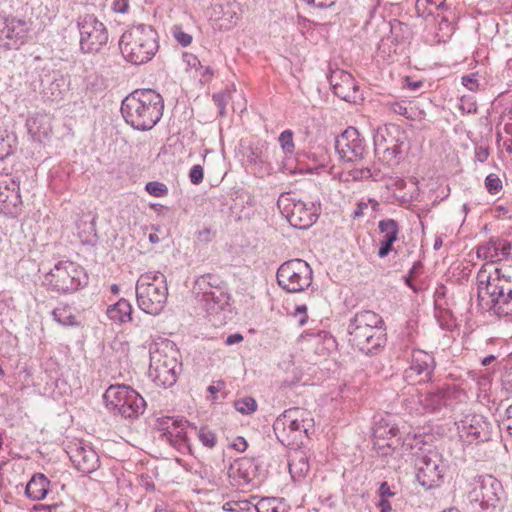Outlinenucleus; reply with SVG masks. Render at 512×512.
<instances>
[{"label": "nucleus", "mask_w": 512, "mask_h": 512, "mask_svg": "<svg viewBox=\"0 0 512 512\" xmlns=\"http://www.w3.org/2000/svg\"><path fill=\"white\" fill-rule=\"evenodd\" d=\"M164 111L162 96L152 89L135 90L121 104V114L127 124L136 130H151Z\"/></svg>", "instance_id": "f257e3e1"}, {"label": "nucleus", "mask_w": 512, "mask_h": 512, "mask_svg": "<svg viewBox=\"0 0 512 512\" xmlns=\"http://www.w3.org/2000/svg\"><path fill=\"white\" fill-rule=\"evenodd\" d=\"M349 341L366 355L376 353L387 341L383 318L372 310L357 312L348 325Z\"/></svg>", "instance_id": "f03ea898"}, {"label": "nucleus", "mask_w": 512, "mask_h": 512, "mask_svg": "<svg viewBox=\"0 0 512 512\" xmlns=\"http://www.w3.org/2000/svg\"><path fill=\"white\" fill-rule=\"evenodd\" d=\"M119 47L126 61L135 65L147 63L159 49L158 33L150 25L132 26L120 37Z\"/></svg>", "instance_id": "7ed1b4c3"}, {"label": "nucleus", "mask_w": 512, "mask_h": 512, "mask_svg": "<svg viewBox=\"0 0 512 512\" xmlns=\"http://www.w3.org/2000/svg\"><path fill=\"white\" fill-rule=\"evenodd\" d=\"M478 299H490V309L499 315L512 314V277L503 268H496L494 274L479 271L477 275Z\"/></svg>", "instance_id": "20e7f679"}, {"label": "nucleus", "mask_w": 512, "mask_h": 512, "mask_svg": "<svg viewBox=\"0 0 512 512\" xmlns=\"http://www.w3.org/2000/svg\"><path fill=\"white\" fill-rule=\"evenodd\" d=\"M273 431L284 446L299 447L314 431V418L311 412L304 408H290L276 418Z\"/></svg>", "instance_id": "39448f33"}, {"label": "nucleus", "mask_w": 512, "mask_h": 512, "mask_svg": "<svg viewBox=\"0 0 512 512\" xmlns=\"http://www.w3.org/2000/svg\"><path fill=\"white\" fill-rule=\"evenodd\" d=\"M179 351L170 340H162L150 347L149 377L164 388L173 386L181 372Z\"/></svg>", "instance_id": "423d86ee"}, {"label": "nucleus", "mask_w": 512, "mask_h": 512, "mask_svg": "<svg viewBox=\"0 0 512 512\" xmlns=\"http://www.w3.org/2000/svg\"><path fill=\"white\" fill-rule=\"evenodd\" d=\"M168 298L167 280L158 271L140 275L136 282V299L138 307L150 315H158L165 307Z\"/></svg>", "instance_id": "0eeeda50"}, {"label": "nucleus", "mask_w": 512, "mask_h": 512, "mask_svg": "<svg viewBox=\"0 0 512 512\" xmlns=\"http://www.w3.org/2000/svg\"><path fill=\"white\" fill-rule=\"evenodd\" d=\"M103 399L108 410L124 418H137L146 408L144 398L124 384L110 386L105 391Z\"/></svg>", "instance_id": "6e6552de"}, {"label": "nucleus", "mask_w": 512, "mask_h": 512, "mask_svg": "<svg viewBox=\"0 0 512 512\" xmlns=\"http://www.w3.org/2000/svg\"><path fill=\"white\" fill-rule=\"evenodd\" d=\"M407 134L395 124L379 127L374 135L375 154L388 165L398 164L403 157Z\"/></svg>", "instance_id": "1a4fd4ad"}, {"label": "nucleus", "mask_w": 512, "mask_h": 512, "mask_svg": "<svg viewBox=\"0 0 512 512\" xmlns=\"http://www.w3.org/2000/svg\"><path fill=\"white\" fill-rule=\"evenodd\" d=\"M192 294L207 311L224 309L229 304L230 296L226 292L224 281L215 274H204L196 278Z\"/></svg>", "instance_id": "9d476101"}, {"label": "nucleus", "mask_w": 512, "mask_h": 512, "mask_svg": "<svg viewBox=\"0 0 512 512\" xmlns=\"http://www.w3.org/2000/svg\"><path fill=\"white\" fill-rule=\"evenodd\" d=\"M49 287L59 293H69L78 290L87 283L84 269L72 261H60L45 276Z\"/></svg>", "instance_id": "9b49d317"}, {"label": "nucleus", "mask_w": 512, "mask_h": 512, "mask_svg": "<svg viewBox=\"0 0 512 512\" xmlns=\"http://www.w3.org/2000/svg\"><path fill=\"white\" fill-rule=\"evenodd\" d=\"M312 269L302 259H291L277 270L276 278L278 285L289 293L301 292L312 283Z\"/></svg>", "instance_id": "f8f14e48"}, {"label": "nucleus", "mask_w": 512, "mask_h": 512, "mask_svg": "<svg viewBox=\"0 0 512 512\" xmlns=\"http://www.w3.org/2000/svg\"><path fill=\"white\" fill-rule=\"evenodd\" d=\"M503 487L500 481L491 475L480 477L472 490L468 493V499L476 512H492L499 505Z\"/></svg>", "instance_id": "ddd939ff"}, {"label": "nucleus", "mask_w": 512, "mask_h": 512, "mask_svg": "<svg viewBox=\"0 0 512 512\" xmlns=\"http://www.w3.org/2000/svg\"><path fill=\"white\" fill-rule=\"evenodd\" d=\"M80 49L84 53L98 52L108 42V31L94 14L80 15L77 19Z\"/></svg>", "instance_id": "4468645a"}, {"label": "nucleus", "mask_w": 512, "mask_h": 512, "mask_svg": "<svg viewBox=\"0 0 512 512\" xmlns=\"http://www.w3.org/2000/svg\"><path fill=\"white\" fill-rule=\"evenodd\" d=\"M278 203L279 206L283 205L290 225L298 229L311 227L319 216V208L313 202L296 199L290 193H287L286 196L282 195Z\"/></svg>", "instance_id": "2eb2a0df"}, {"label": "nucleus", "mask_w": 512, "mask_h": 512, "mask_svg": "<svg viewBox=\"0 0 512 512\" xmlns=\"http://www.w3.org/2000/svg\"><path fill=\"white\" fill-rule=\"evenodd\" d=\"M30 26L24 19L13 15H0V48L19 49L26 43Z\"/></svg>", "instance_id": "dca6fc26"}, {"label": "nucleus", "mask_w": 512, "mask_h": 512, "mask_svg": "<svg viewBox=\"0 0 512 512\" xmlns=\"http://www.w3.org/2000/svg\"><path fill=\"white\" fill-rule=\"evenodd\" d=\"M20 182L12 174H0V213L15 218L22 212Z\"/></svg>", "instance_id": "f3484780"}, {"label": "nucleus", "mask_w": 512, "mask_h": 512, "mask_svg": "<svg viewBox=\"0 0 512 512\" xmlns=\"http://www.w3.org/2000/svg\"><path fill=\"white\" fill-rule=\"evenodd\" d=\"M335 150L341 160L350 163L361 161L367 153L365 140L354 127H348L336 137Z\"/></svg>", "instance_id": "a211bd4d"}, {"label": "nucleus", "mask_w": 512, "mask_h": 512, "mask_svg": "<svg viewBox=\"0 0 512 512\" xmlns=\"http://www.w3.org/2000/svg\"><path fill=\"white\" fill-rule=\"evenodd\" d=\"M416 467V478L421 486L431 489L440 484L444 473V465L441 455L437 451L429 450L427 453H423L418 458Z\"/></svg>", "instance_id": "6ab92c4d"}, {"label": "nucleus", "mask_w": 512, "mask_h": 512, "mask_svg": "<svg viewBox=\"0 0 512 512\" xmlns=\"http://www.w3.org/2000/svg\"><path fill=\"white\" fill-rule=\"evenodd\" d=\"M460 439L467 444L485 442L491 436V424L479 414H467L456 422Z\"/></svg>", "instance_id": "aec40b11"}, {"label": "nucleus", "mask_w": 512, "mask_h": 512, "mask_svg": "<svg viewBox=\"0 0 512 512\" xmlns=\"http://www.w3.org/2000/svg\"><path fill=\"white\" fill-rule=\"evenodd\" d=\"M435 370L434 357L426 351L413 350L409 367L404 372L408 382H428Z\"/></svg>", "instance_id": "412c9836"}, {"label": "nucleus", "mask_w": 512, "mask_h": 512, "mask_svg": "<svg viewBox=\"0 0 512 512\" xmlns=\"http://www.w3.org/2000/svg\"><path fill=\"white\" fill-rule=\"evenodd\" d=\"M512 244L508 240L500 238H491L488 242L478 246L477 256L490 262L504 261L505 264L501 267L503 272L512 268L511 256Z\"/></svg>", "instance_id": "4be33fe9"}, {"label": "nucleus", "mask_w": 512, "mask_h": 512, "mask_svg": "<svg viewBox=\"0 0 512 512\" xmlns=\"http://www.w3.org/2000/svg\"><path fill=\"white\" fill-rule=\"evenodd\" d=\"M67 453L74 467L83 473L94 472L99 467L98 454L84 442L78 441L69 445Z\"/></svg>", "instance_id": "5701e85b"}, {"label": "nucleus", "mask_w": 512, "mask_h": 512, "mask_svg": "<svg viewBox=\"0 0 512 512\" xmlns=\"http://www.w3.org/2000/svg\"><path fill=\"white\" fill-rule=\"evenodd\" d=\"M333 93L348 102H354L356 100V94L358 86L355 83L353 76L341 69L331 71L328 76Z\"/></svg>", "instance_id": "b1692460"}, {"label": "nucleus", "mask_w": 512, "mask_h": 512, "mask_svg": "<svg viewBox=\"0 0 512 512\" xmlns=\"http://www.w3.org/2000/svg\"><path fill=\"white\" fill-rule=\"evenodd\" d=\"M455 392L450 389L438 390L435 392H429L425 395H421L419 403L422 406L424 412L427 413H438L443 408L451 406Z\"/></svg>", "instance_id": "393cba45"}, {"label": "nucleus", "mask_w": 512, "mask_h": 512, "mask_svg": "<svg viewBox=\"0 0 512 512\" xmlns=\"http://www.w3.org/2000/svg\"><path fill=\"white\" fill-rule=\"evenodd\" d=\"M378 228L383 235L380 240L378 257L385 258L393 250V244L397 241L399 235V224L394 219H384L379 221Z\"/></svg>", "instance_id": "a878e982"}, {"label": "nucleus", "mask_w": 512, "mask_h": 512, "mask_svg": "<svg viewBox=\"0 0 512 512\" xmlns=\"http://www.w3.org/2000/svg\"><path fill=\"white\" fill-rule=\"evenodd\" d=\"M296 447L288 459L289 472L294 480L303 478L309 471V462L306 453Z\"/></svg>", "instance_id": "bb28decb"}, {"label": "nucleus", "mask_w": 512, "mask_h": 512, "mask_svg": "<svg viewBox=\"0 0 512 512\" xmlns=\"http://www.w3.org/2000/svg\"><path fill=\"white\" fill-rule=\"evenodd\" d=\"M49 487V479L42 473H36L27 483L25 494L32 500H42L47 495Z\"/></svg>", "instance_id": "cd10ccee"}, {"label": "nucleus", "mask_w": 512, "mask_h": 512, "mask_svg": "<svg viewBox=\"0 0 512 512\" xmlns=\"http://www.w3.org/2000/svg\"><path fill=\"white\" fill-rule=\"evenodd\" d=\"M107 317L118 323H126L132 320V306L129 301L121 298L115 304L110 305L106 311Z\"/></svg>", "instance_id": "c85d7f7f"}, {"label": "nucleus", "mask_w": 512, "mask_h": 512, "mask_svg": "<svg viewBox=\"0 0 512 512\" xmlns=\"http://www.w3.org/2000/svg\"><path fill=\"white\" fill-rule=\"evenodd\" d=\"M187 421L179 420L173 422V427L163 432L162 437L174 447H180L186 442L185 425Z\"/></svg>", "instance_id": "c756f323"}, {"label": "nucleus", "mask_w": 512, "mask_h": 512, "mask_svg": "<svg viewBox=\"0 0 512 512\" xmlns=\"http://www.w3.org/2000/svg\"><path fill=\"white\" fill-rule=\"evenodd\" d=\"M54 320L62 326H79L80 322L73 314L72 309L68 305H63L55 308L52 312Z\"/></svg>", "instance_id": "7c9ffc66"}, {"label": "nucleus", "mask_w": 512, "mask_h": 512, "mask_svg": "<svg viewBox=\"0 0 512 512\" xmlns=\"http://www.w3.org/2000/svg\"><path fill=\"white\" fill-rule=\"evenodd\" d=\"M454 31L452 23L446 18L441 17V19L437 22V29L434 35L433 43L439 44L441 42H446L452 36Z\"/></svg>", "instance_id": "2f4dec72"}, {"label": "nucleus", "mask_w": 512, "mask_h": 512, "mask_svg": "<svg viewBox=\"0 0 512 512\" xmlns=\"http://www.w3.org/2000/svg\"><path fill=\"white\" fill-rule=\"evenodd\" d=\"M235 409L241 414H251L257 409V402L252 397H244L234 402Z\"/></svg>", "instance_id": "473e14b6"}, {"label": "nucleus", "mask_w": 512, "mask_h": 512, "mask_svg": "<svg viewBox=\"0 0 512 512\" xmlns=\"http://www.w3.org/2000/svg\"><path fill=\"white\" fill-rule=\"evenodd\" d=\"M15 139L8 134L0 133V160H3L13 153V143Z\"/></svg>", "instance_id": "72a5a7b5"}, {"label": "nucleus", "mask_w": 512, "mask_h": 512, "mask_svg": "<svg viewBox=\"0 0 512 512\" xmlns=\"http://www.w3.org/2000/svg\"><path fill=\"white\" fill-rule=\"evenodd\" d=\"M198 437L200 442L207 448H214L217 443L216 434L207 427L200 428Z\"/></svg>", "instance_id": "f704fd0d"}, {"label": "nucleus", "mask_w": 512, "mask_h": 512, "mask_svg": "<svg viewBox=\"0 0 512 512\" xmlns=\"http://www.w3.org/2000/svg\"><path fill=\"white\" fill-rule=\"evenodd\" d=\"M415 10L418 17L428 20L430 17L435 19L434 10L429 6L427 0H417Z\"/></svg>", "instance_id": "c9c22d12"}, {"label": "nucleus", "mask_w": 512, "mask_h": 512, "mask_svg": "<svg viewBox=\"0 0 512 512\" xmlns=\"http://www.w3.org/2000/svg\"><path fill=\"white\" fill-rule=\"evenodd\" d=\"M145 190L154 197H163L168 194V188L165 184L157 182V181H151L148 182L145 186Z\"/></svg>", "instance_id": "e433bc0d"}, {"label": "nucleus", "mask_w": 512, "mask_h": 512, "mask_svg": "<svg viewBox=\"0 0 512 512\" xmlns=\"http://www.w3.org/2000/svg\"><path fill=\"white\" fill-rule=\"evenodd\" d=\"M246 160L251 165H262L266 161L264 152L259 147H250Z\"/></svg>", "instance_id": "4c0bfd02"}, {"label": "nucleus", "mask_w": 512, "mask_h": 512, "mask_svg": "<svg viewBox=\"0 0 512 512\" xmlns=\"http://www.w3.org/2000/svg\"><path fill=\"white\" fill-rule=\"evenodd\" d=\"M485 187L490 194L495 195L502 189V181L497 174L491 173L485 179Z\"/></svg>", "instance_id": "58836bf2"}, {"label": "nucleus", "mask_w": 512, "mask_h": 512, "mask_svg": "<svg viewBox=\"0 0 512 512\" xmlns=\"http://www.w3.org/2000/svg\"><path fill=\"white\" fill-rule=\"evenodd\" d=\"M279 143L281 145L282 150L288 154L292 153L294 150V142H293V132L291 130L283 131L279 136Z\"/></svg>", "instance_id": "ea45409f"}, {"label": "nucleus", "mask_w": 512, "mask_h": 512, "mask_svg": "<svg viewBox=\"0 0 512 512\" xmlns=\"http://www.w3.org/2000/svg\"><path fill=\"white\" fill-rule=\"evenodd\" d=\"M389 108L393 113L397 115L404 116L407 119L412 118L411 111L408 107V104L405 101L391 102L389 104Z\"/></svg>", "instance_id": "a19ab883"}, {"label": "nucleus", "mask_w": 512, "mask_h": 512, "mask_svg": "<svg viewBox=\"0 0 512 512\" xmlns=\"http://www.w3.org/2000/svg\"><path fill=\"white\" fill-rule=\"evenodd\" d=\"M172 34L175 40L183 47H187L192 42V36L182 30L180 26H174L172 28Z\"/></svg>", "instance_id": "79ce46f5"}, {"label": "nucleus", "mask_w": 512, "mask_h": 512, "mask_svg": "<svg viewBox=\"0 0 512 512\" xmlns=\"http://www.w3.org/2000/svg\"><path fill=\"white\" fill-rule=\"evenodd\" d=\"M373 431H374L375 437L388 438L390 436L391 437L396 436L399 430H398V428L393 427V426L387 428L386 426H383L380 422L375 425Z\"/></svg>", "instance_id": "37998d69"}, {"label": "nucleus", "mask_w": 512, "mask_h": 512, "mask_svg": "<svg viewBox=\"0 0 512 512\" xmlns=\"http://www.w3.org/2000/svg\"><path fill=\"white\" fill-rule=\"evenodd\" d=\"M459 109L464 113H476L477 112V104L476 102L469 96H463L460 99Z\"/></svg>", "instance_id": "c03bdc74"}, {"label": "nucleus", "mask_w": 512, "mask_h": 512, "mask_svg": "<svg viewBox=\"0 0 512 512\" xmlns=\"http://www.w3.org/2000/svg\"><path fill=\"white\" fill-rule=\"evenodd\" d=\"M204 178V169L201 165L197 164L192 166L189 171V179L190 182L194 185H199L202 183Z\"/></svg>", "instance_id": "a18cd8bd"}, {"label": "nucleus", "mask_w": 512, "mask_h": 512, "mask_svg": "<svg viewBox=\"0 0 512 512\" xmlns=\"http://www.w3.org/2000/svg\"><path fill=\"white\" fill-rule=\"evenodd\" d=\"M462 84L470 91L478 89V80L475 74L465 75L462 77Z\"/></svg>", "instance_id": "49530a36"}, {"label": "nucleus", "mask_w": 512, "mask_h": 512, "mask_svg": "<svg viewBox=\"0 0 512 512\" xmlns=\"http://www.w3.org/2000/svg\"><path fill=\"white\" fill-rule=\"evenodd\" d=\"M308 5H311L315 8L325 9L333 6L336 0H303Z\"/></svg>", "instance_id": "de8ad7c7"}, {"label": "nucleus", "mask_w": 512, "mask_h": 512, "mask_svg": "<svg viewBox=\"0 0 512 512\" xmlns=\"http://www.w3.org/2000/svg\"><path fill=\"white\" fill-rule=\"evenodd\" d=\"M352 176L355 180H367L371 176V168L357 169L352 172Z\"/></svg>", "instance_id": "09e8293b"}, {"label": "nucleus", "mask_w": 512, "mask_h": 512, "mask_svg": "<svg viewBox=\"0 0 512 512\" xmlns=\"http://www.w3.org/2000/svg\"><path fill=\"white\" fill-rule=\"evenodd\" d=\"M129 8V0H114L113 10L117 13H126Z\"/></svg>", "instance_id": "8fccbe9b"}, {"label": "nucleus", "mask_w": 512, "mask_h": 512, "mask_svg": "<svg viewBox=\"0 0 512 512\" xmlns=\"http://www.w3.org/2000/svg\"><path fill=\"white\" fill-rule=\"evenodd\" d=\"M489 150L487 147L478 146L475 149V157L479 162H485L488 159Z\"/></svg>", "instance_id": "3c124183"}, {"label": "nucleus", "mask_w": 512, "mask_h": 512, "mask_svg": "<svg viewBox=\"0 0 512 512\" xmlns=\"http://www.w3.org/2000/svg\"><path fill=\"white\" fill-rule=\"evenodd\" d=\"M306 312H307V307L306 305H298L296 308H295V314L296 315H301L300 319H299V323L300 325H304L307 321V315H306Z\"/></svg>", "instance_id": "603ef678"}, {"label": "nucleus", "mask_w": 512, "mask_h": 512, "mask_svg": "<svg viewBox=\"0 0 512 512\" xmlns=\"http://www.w3.org/2000/svg\"><path fill=\"white\" fill-rule=\"evenodd\" d=\"M506 421L504 422V425L509 433L510 436H512V404L506 409Z\"/></svg>", "instance_id": "864d4df0"}, {"label": "nucleus", "mask_w": 512, "mask_h": 512, "mask_svg": "<svg viewBox=\"0 0 512 512\" xmlns=\"http://www.w3.org/2000/svg\"><path fill=\"white\" fill-rule=\"evenodd\" d=\"M379 494H380L381 498H386V499H387V497H391L394 495V493L391 492L390 487L387 484V482L381 483V485L379 487Z\"/></svg>", "instance_id": "5fc2aeb1"}, {"label": "nucleus", "mask_w": 512, "mask_h": 512, "mask_svg": "<svg viewBox=\"0 0 512 512\" xmlns=\"http://www.w3.org/2000/svg\"><path fill=\"white\" fill-rule=\"evenodd\" d=\"M243 340V336L239 333H235V334H231L229 335L226 340H225V343L226 345H234L236 343H239Z\"/></svg>", "instance_id": "6e6d98bb"}, {"label": "nucleus", "mask_w": 512, "mask_h": 512, "mask_svg": "<svg viewBox=\"0 0 512 512\" xmlns=\"http://www.w3.org/2000/svg\"><path fill=\"white\" fill-rule=\"evenodd\" d=\"M247 446L248 444L243 437H238L236 442L233 444V447L239 452L245 451L247 449Z\"/></svg>", "instance_id": "4d7b16f0"}, {"label": "nucleus", "mask_w": 512, "mask_h": 512, "mask_svg": "<svg viewBox=\"0 0 512 512\" xmlns=\"http://www.w3.org/2000/svg\"><path fill=\"white\" fill-rule=\"evenodd\" d=\"M406 86L410 90L416 91V90H418L419 88H421L423 86V83L421 81H413L409 77H407L406 78Z\"/></svg>", "instance_id": "13d9d810"}, {"label": "nucleus", "mask_w": 512, "mask_h": 512, "mask_svg": "<svg viewBox=\"0 0 512 512\" xmlns=\"http://www.w3.org/2000/svg\"><path fill=\"white\" fill-rule=\"evenodd\" d=\"M429 2V6L433 9V10H440V9H443L445 7V1L446 0H427Z\"/></svg>", "instance_id": "bf43d9fd"}, {"label": "nucleus", "mask_w": 512, "mask_h": 512, "mask_svg": "<svg viewBox=\"0 0 512 512\" xmlns=\"http://www.w3.org/2000/svg\"><path fill=\"white\" fill-rule=\"evenodd\" d=\"M378 506H379L381 512H390L391 511V505L386 498H381L378 503Z\"/></svg>", "instance_id": "052dcab7"}, {"label": "nucleus", "mask_w": 512, "mask_h": 512, "mask_svg": "<svg viewBox=\"0 0 512 512\" xmlns=\"http://www.w3.org/2000/svg\"><path fill=\"white\" fill-rule=\"evenodd\" d=\"M210 234H211V231L209 228H205L201 231L198 232V239L200 241H210Z\"/></svg>", "instance_id": "680f3d73"}, {"label": "nucleus", "mask_w": 512, "mask_h": 512, "mask_svg": "<svg viewBox=\"0 0 512 512\" xmlns=\"http://www.w3.org/2000/svg\"><path fill=\"white\" fill-rule=\"evenodd\" d=\"M422 268H423L422 263H421L420 261H416V262L413 264V266L411 267V269H410V271H409L408 275H410V276H413V277H414L415 275H417V274L422 270Z\"/></svg>", "instance_id": "e2e57ef3"}, {"label": "nucleus", "mask_w": 512, "mask_h": 512, "mask_svg": "<svg viewBox=\"0 0 512 512\" xmlns=\"http://www.w3.org/2000/svg\"><path fill=\"white\" fill-rule=\"evenodd\" d=\"M36 121H37L36 117H31V118L27 119L26 126H27L28 131L30 133H34V134L37 133V130H36V127H35Z\"/></svg>", "instance_id": "0e129e2a"}, {"label": "nucleus", "mask_w": 512, "mask_h": 512, "mask_svg": "<svg viewBox=\"0 0 512 512\" xmlns=\"http://www.w3.org/2000/svg\"><path fill=\"white\" fill-rule=\"evenodd\" d=\"M185 57L187 58V64L190 67H196L197 65H200V61L196 56L186 54Z\"/></svg>", "instance_id": "69168bd1"}, {"label": "nucleus", "mask_w": 512, "mask_h": 512, "mask_svg": "<svg viewBox=\"0 0 512 512\" xmlns=\"http://www.w3.org/2000/svg\"><path fill=\"white\" fill-rule=\"evenodd\" d=\"M370 179H372L373 181H381L383 179V175L380 170L371 169Z\"/></svg>", "instance_id": "338daca9"}, {"label": "nucleus", "mask_w": 512, "mask_h": 512, "mask_svg": "<svg viewBox=\"0 0 512 512\" xmlns=\"http://www.w3.org/2000/svg\"><path fill=\"white\" fill-rule=\"evenodd\" d=\"M50 507L45 505H35L34 512H49Z\"/></svg>", "instance_id": "774afa93"}]
</instances>
